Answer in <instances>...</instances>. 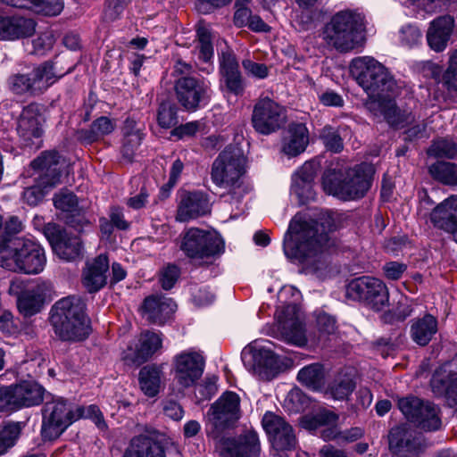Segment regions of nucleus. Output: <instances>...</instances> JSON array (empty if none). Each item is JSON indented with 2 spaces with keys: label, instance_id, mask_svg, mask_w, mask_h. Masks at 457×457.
Returning a JSON list of instances; mask_svg holds the SVG:
<instances>
[{
  "label": "nucleus",
  "instance_id": "obj_56",
  "mask_svg": "<svg viewBox=\"0 0 457 457\" xmlns=\"http://www.w3.org/2000/svg\"><path fill=\"white\" fill-rule=\"evenodd\" d=\"M441 82L448 91H457V66L449 62L442 76Z\"/></svg>",
  "mask_w": 457,
  "mask_h": 457
},
{
  "label": "nucleus",
  "instance_id": "obj_31",
  "mask_svg": "<svg viewBox=\"0 0 457 457\" xmlns=\"http://www.w3.org/2000/svg\"><path fill=\"white\" fill-rule=\"evenodd\" d=\"M288 136L284 139L282 151L295 157L304 152L309 144V132L303 123H292L288 127Z\"/></svg>",
  "mask_w": 457,
  "mask_h": 457
},
{
  "label": "nucleus",
  "instance_id": "obj_64",
  "mask_svg": "<svg viewBox=\"0 0 457 457\" xmlns=\"http://www.w3.org/2000/svg\"><path fill=\"white\" fill-rule=\"evenodd\" d=\"M337 419L338 416L330 411H321L318 412L313 418L316 425L319 426L335 424Z\"/></svg>",
  "mask_w": 457,
  "mask_h": 457
},
{
  "label": "nucleus",
  "instance_id": "obj_57",
  "mask_svg": "<svg viewBox=\"0 0 457 457\" xmlns=\"http://www.w3.org/2000/svg\"><path fill=\"white\" fill-rule=\"evenodd\" d=\"M406 270L407 265L398 262H386L383 267L386 277L392 280L399 279Z\"/></svg>",
  "mask_w": 457,
  "mask_h": 457
},
{
  "label": "nucleus",
  "instance_id": "obj_54",
  "mask_svg": "<svg viewBox=\"0 0 457 457\" xmlns=\"http://www.w3.org/2000/svg\"><path fill=\"white\" fill-rule=\"evenodd\" d=\"M421 38L422 34L416 26L405 25L400 30V39L406 46H416L421 41Z\"/></svg>",
  "mask_w": 457,
  "mask_h": 457
},
{
  "label": "nucleus",
  "instance_id": "obj_41",
  "mask_svg": "<svg viewBox=\"0 0 457 457\" xmlns=\"http://www.w3.org/2000/svg\"><path fill=\"white\" fill-rule=\"evenodd\" d=\"M431 177L447 186L457 185V165L453 162L438 161L428 167Z\"/></svg>",
  "mask_w": 457,
  "mask_h": 457
},
{
  "label": "nucleus",
  "instance_id": "obj_62",
  "mask_svg": "<svg viewBox=\"0 0 457 457\" xmlns=\"http://www.w3.org/2000/svg\"><path fill=\"white\" fill-rule=\"evenodd\" d=\"M163 412L167 417L174 420H179L180 419H182L184 414L182 407L175 401L164 402Z\"/></svg>",
  "mask_w": 457,
  "mask_h": 457
},
{
  "label": "nucleus",
  "instance_id": "obj_40",
  "mask_svg": "<svg viewBox=\"0 0 457 457\" xmlns=\"http://www.w3.org/2000/svg\"><path fill=\"white\" fill-rule=\"evenodd\" d=\"M54 204L56 209L71 213L72 218L77 216L78 225L87 222L82 214V209L78 206V199L73 193L65 191L55 194L54 196Z\"/></svg>",
  "mask_w": 457,
  "mask_h": 457
},
{
  "label": "nucleus",
  "instance_id": "obj_21",
  "mask_svg": "<svg viewBox=\"0 0 457 457\" xmlns=\"http://www.w3.org/2000/svg\"><path fill=\"white\" fill-rule=\"evenodd\" d=\"M389 449L398 457H418L421 445L416 433L407 425L392 428L388 434Z\"/></svg>",
  "mask_w": 457,
  "mask_h": 457
},
{
  "label": "nucleus",
  "instance_id": "obj_19",
  "mask_svg": "<svg viewBox=\"0 0 457 457\" xmlns=\"http://www.w3.org/2000/svg\"><path fill=\"white\" fill-rule=\"evenodd\" d=\"M261 440L253 429L244 431L237 437L224 438L221 441L220 457H260Z\"/></svg>",
  "mask_w": 457,
  "mask_h": 457
},
{
  "label": "nucleus",
  "instance_id": "obj_7",
  "mask_svg": "<svg viewBox=\"0 0 457 457\" xmlns=\"http://www.w3.org/2000/svg\"><path fill=\"white\" fill-rule=\"evenodd\" d=\"M326 44L340 53L360 46L363 40L360 16L351 11H341L332 16L322 29Z\"/></svg>",
  "mask_w": 457,
  "mask_h": 457
},
{
  "label": "nucleus",
  "instance_id": "obj_34",
  "mask_svg": "<svg viewBox=\"0 0 457 457\" xmlns=\"http://www.w3.org/2000/svg\"><path fill=\"white\" fill-rule=\"evenodd\" d=\"M162 380V369L157 365H146L140 370L138 374L140 388L148 397H154L158 395Z\"/></svg>",
  "mask_w": 457,
  "mask_h": 457
},
{
  "label": "nucleus",
  "instance_id": "obj_46",
  "mask_svg": "<svg viewBox=\"0 0 457 457\" xmlns=\"http://www.w3.org/2000/svg\"><path fill=\"white\" fill-rule=\"evenodd\" d=\"M326 148L334 153H340L343 148V140L337 131L331 126H325L320 134Z\"/></svg>",
  "mask_w": 457,
  "mask_h": 457
},
{
  "label": "nucleus",
  "instance_id": "obj_6",
  "mask_svg": "<svg viewBox=\"0 0 457 457\" xmlns=\"http://www.w3.org/2000/svg\"><path fill=\"white\" fill-rule=\"evenodd\" d=\"M46 256L37 244L21 237L0 242V266L12 271L37 274L44 270Z\"/></svg>",
  "mask_w": 457,
  "mask_h": 457
},
{
  "label": "nucleus",
  "instance_id": "obj_53",
  "mask_svg": "<svg viewBox=\"0 0 457 457\" xmlns=\"http://www.w3.org/2000/svg\"><path fill=\"white\" fill-rule=\"evenodd\" d=\"M180 270L178 266L174 264H168L162 269L160 274V283L164 290H169L173 287L178 278H179Z\"/></svg>",
  "mask_w": 457,
  "mask_h": 457
},
{
  "label": "nucleus",
  "instance_id": "obj_44",
  "mask_svg": "<svg viewBox=\"0 0 457 457\" xmlns=\"http://www.w3.org/2000/svg\"><path fill=\"white\" fill-rule=\"evenodd\" d=\"M364 431L362 428L354 427L350 429L337 432L335 428L324 430L322 436L325 440L338 439L342 442L351 443L362 437Z\"/></svg>",
  "mask_w": 457,
  "mask_h": 457
},
{
  "label": "nucleus",
  "instance_id": "obj_16",
  "mask_svg": "<svg viewBox=\"0 0 457 457\" xmlns=\"http://www.w3.org/2000/svg\"><path fill=\"white\" fill-rule=\"evenodd\" d=\"M179 102L188 112H195L200 104L209 97L210 85L204 79L195 77H179L175 81Z\"/></svg>",
  "mask_w": 457,
  "mask_h": 457
},
{
  "label": "nucleus",
  "instance_id": "obj_1",
  "mask_svg": "<svg viewBox=\"0 0 457 457\" xmlns=\"http://www.w3.org/2000/svg\"><path fill=\"white\" fill-rule=\"evenodd\" d=\"M336 228L332 213L322 214L319 220L295 215L284 237V253L287 258L299 261L307 270L321 277L328 269L325 252L329 245V234Z\"/></svg>",
  "mask_w": 457,
  "mask_h": 457
},
{
  "label": "nucleus",
  "instance_id": "obj_12",
  "mask_svg": "<svg viewBox=\"0 0 457 457\" xmlns=\"http://www.w3.org/2000/svg\"><path fill=\"white\" fill-rule=\"evenodd\" d=\"M345 296L353 301L364 303L376 311H380L389 302V293L386 284L370 276L360 277L350 281L345 288Z\"/></svg>",
  "mask_w": 457,
  "mask_h": 457
},
{
  "label": "nucleus",
  "instance_id": "obj_25",
  "mask_svg": "<svg viewBox=\"0 0 457 457\" xmlns=\"http://www.w3.org/2000/svg\"><path fill=\"white\" fill-rule=\"evenodd\" d=\"M108 270L109 260L105 254H100L87 262L82 281L89 293L97 292L105 286Z\"/></svg>",
  "mask_w": 457,
  "mask_h": 457
},
{
  "label": "nucleus",
  "instance_id": "obj_11",
  "mask_svg": "<svg viewBox=\"0 0 457 457\" xmlns=\"http://www.w3.org/2000/svg\"><path fill=\"white\" fill-rule=\"evenodd\" d=\"M55 81L54 66L46 62L29 72L12 75L8 79V86L15 95L36 96L43 94Z\"/></svg>",
  "mask_w": 457,
  "mask_h": 457
},
{
  "label": "nucleus",
  "instance_id": "obj_51",
  "mask_svg": "<svg viewBox=\"0 0 457 457\" xmlns=\"http://www.w3.org/2000/svg\"><path fill=\"white\" fill-rule=\"evenodd\" d=\"M316 328L320 335H332L337 328V320L325 312H319L316 314Z\"/></svg>",
  "mask_w": 457,
  "mask_h": 457
},
{
  "label": "nucleus",
  "instance_id": "obj_3",
  "mask_svg": "<svg viewBox=\"0 0 457 457\" xmlns=\"http://www.w3.org/2000/svg\"><path fill=\"white\" fill-rule=\"evenodd\" d=\"M247 167L248 158L238 143L227 145L212 164V182L227 189L221 197L226 203L235 205L237 211H242V200L252 190L243 179Z\"/></svg>",
  "mask_w": 457,
  "mask_h": 457
},
{
  "label": "nucleus",
  "instance_id": "obj_10",
  "mask_svg": "<svg viewBox=\"0 0 457 457\" xmlns=\"http://www.w3.org/2000/svg\"><path fill=\"white\" fill-rule=\"evenodd\" d=\"M179 248L188 258L205 259L220 255L224 242L216 232L193 227L181 234Z\"/></svg>",
  "mask_w": 457,
  "mask_h": 457
},
{
  "label": "nucleus",
  "instance_id": "obj_33",
  "mask_svg": "<svg viewBox=\"0 0 457 457\" xmlns=\"http://www.w3.org/2000/svg\"><path fill=\"white\" fill-rule=\"evenodd\" d=\"M13 386L20 409L39 405L49 395H46L45 388L35 381H23Z\"/></svg>",
  "mask_w": 457,
  "mask_h": 457
},
{
  "label": "nucleus",
  "instance_id": "obj_9",
  "mask_svg": "<svg viewBox=\"0 0 457 457\" xmlns=\"http://www.w3.org/2000/svg\"><path fill=\"white\" fill-rule=\"evenodd\" d=\"M60 155L56 151L44 152L31 162L38 171L35 184L27 187L22 192V200L29 206H36L42 202L46 194L60 183Z\"/></svg>",
  "mask_w": 457,
  "mask_h": 457
},
{
  "label": "nucleus",
  "instance_id": "obj_29",
  "mask_svg": "<svg viewBox=\"0 0 457 457\" xmlns=\"http://www.w3.org/2000/svg\"><path fill=\"white\" fill-rule=\"evenodd\" d=\"M176 303L165 296L151 295L146 297L143 304V312L152 323L162 325L176 311Z\"/></svg>",
  "mask_w": 457,
  "mask_h": 457
},
{
  "label": "nucleus",
  "instance_id": "obj_50",
  "mask_svg": "<svg viewBox=\"0 0 457 457\" xmlns=\"http://www.w3.org/2000/svg\"><path fill=\"white\" fill-rule=\"evenodd\" d=\"M25 425V422L22 421L4 422L0 426V435L6 438L12 445H15Z\"/></svg>",
  "mask_w": 457,
  "mask_h": 457
},
{
  "label": "nucleus",
  "instance_id": "obj_20",
  "mask_svg": "<svg viewBox=\"0 0 457 457\" xmlns=\"http://www.w3.org/2000/svg\"><path fill=\"white\" fill-rule=\"evenodd\" d=\"M219 62L221 87L227 93L237 96H242L245 85L234 52L230 49L222 51L219 56Z\"/></svg>",
  "mask_w": 457,
  "mask_h": 457
},
{
  "label": "nucleus",
  "instance_id": "obj_61",
  "mask_svg": "<svg viewBox=\"0 0 457 457\" xmlns=\"http://www.w3.org/2000/svg\"><path fill=\"white\" fill-rule=\"evenodd\" d=\"M243 67L249 74L258 79H264L268 76V67L263 63L245 60L243 62Z\"/></svg>",
  "mask_w": 457,
  "mask_h": 457
},
{
  "label": "nucleus",
  "instance_id": "obj_43",
  "mask_svg": "<svg viewBox=\"0 0 457 457\" xmlns=\"http://www.w3.org/2000/svg\"><path fill=\"white\" fill-rule=\"evenodd\" d=\"M287 122L286 116H252L254 129L262 135L276 132Z\"/></svg>",
  "mask_w": 457,
  "mask_h": 457
},
{
  "label": "nucleus",
  "instance_id": "obj_36",
  "mask_svg": "<svg viewBox=\"0 0 457 457\" xmlns=\"http://www.w3.org/2000/svg\"><path fill=\"white\" fill-rule=\"evenodd\" d=\"M139 343V347L131 357V361L137 364L146 361L148 358L162 347L161 337L150 331H145L141 334Z\"/></svg>",
  "mask_w": 457,
  "mask_h": 457
},
{
  "label": "nucleus",
  "instance_id": "obj_15",
  "mask_svg": "<svg viewBox=\"0 0 457 457\" xmlns=\"http://www.w3.org/2000/svg\"><path fill=\"white\" fill-rule=\"evenodd\" d=\"M175 379L182 387L194 386L201 378L204 368L203 355L193 350L183 351L173 358Z\"/></svg>",
  "mask_w": 457,
  "mask_h": 457
},
{
  "label": "nucleus",
  "instance_id": "obj_63",
  "mask_svg": "<svg viewBox=\"0 0 457 457\" xmlns=\"http://www.w3.org/2000/svg\"><path fill=\"white\" fill-rule=\"evenodd\" d=\"M194 302L197 305H206L213 302L214 295L205 287H200L193 293Z\"/></svg>",
  "mask_w": 457,
  "mask_h": 457
},
{
  "label": "nucleus",
  "instance_id": "obj_45",
  "mask_svg": "<svg viewBox=\"0 0 457 457\" xmlns=\"http://www.w3.org/2000/svg\"><path fill=\"white\" fill-rule=\"evenodd\" d=\"M17 401L13 385L0 387V411L12 412L20 410Z\"/></svg>",
  "mask_w": 457,
  "mask_h": 457
},
{
  "label": "nucleus",
  "instance_id": "obj_38",
  "mask_svg": "<svg viewBox=\"0 0 457 457\" xmlns=\"http://www.w3.org/2000/svg\"><path fill=\"white\" fill-rule=\"evenodd\" d=\"M325 370L320 363H312L302 368L298 374V381L307 388L318 391L325 385Z\"/></svg>",
  "mask_w": 457,
  "mask_h": 457
},
{
  "label": "nucleus",
  "instance_id": "obj_13",
  "mask_svg": "<svg viewBox=\"0 0 457 457\" xmlns=\"http://www.w3.org/2000/svg\"><path fill=\"white\" fill-rule=\"evenodd\" d=\"M398 408L408 420L423 430L435 431L442 426L440 409L429 401L410 395L399 399Z\"/></svg>",
  "mask_w": 457,
  "mask_h": 457
},
{
  "label": "nucleus",
  "instance_id": "obj_42",
  "mask_svg": "<svg viewBox=\"0 0 457 457\" xmlns=\"http://www.w3.org/2000/svg\"><path fill=\"white\" fill-rule=\"evenodd\" d=\"M427 153L436 158L454 159L457 157V143L451 137H439L433 140Z\"/></svg>",
  "mask_w": 457,
  "mask_h": 457
},
{
  "label": "nucleus",
  "instance_id": "obj_23",
  "mask_svg": "<svg viewBox=\"0 0 457 457\" xmlns=\"http://www.w3.org/2000/svg\"><path fill=\"white\" fill-rule=\"evenodd\" d=\"M431 222L451 233L457 243V195H452L437 204L430 213Z\"/></svg>",
  "mask_w": 457,
  "mask_h": 457
},
{
  "label": "nucleus",
  "instance_id": "obj_59",
  "mask_svg": "<svg viewBox=\"0 0 457 457\" xmlns=\"http://www.w3.org/2000/svg\"><path fill=\"white\" fill-rule=\"evenodd\" d=\"M202 127V123L198 120L187 122L180 126L176 127L172 131L171 135L182 138L183 137L194 136Z\"/></svg>",
  "mask_w": 457,
  "mask_h": 457
},
{
  "label": "nucleus",
  "instance_id": "obj_5",
  "mask_svg": "<svg viewBox=\"0 0 457 457\" xmlns=\"http://www.w3.org/2000/svg\"><path fill=\"white\" fill-rule=\"evenodd\" d=\"M374 169L368 163H361L345 170L328 169L322 177L326 193L342 200L362 198L371 186Z\"/></svg>",
  "mask_w": 457,
  "mask_h": 457
},
{
  "label": "nucleus",
  "instance_id": "obj_32",
  "mask_svg": "<svg viewBox=\"0 0 457 457\" xmlns=\"http://www.w3.org/2000/svg\"><path fill=\"white\" fill-rule=\"evenodd\" d=\"M410 328L411 339L419 345L425 346L438 330L437 319L431 314L412 320Z\"/></svg>",
  "mask_w": 457,
  "mask_h": 457
},
{
  "label": "nucleus",
  "instance_id": "obj_22",
  "mask_svg": "<svg viewBox=\"0 0 457 457\" xmlns=\"http://www.w3.org/2000/svg\"><path fill=\"white\" fill-rule=\"evenodd\" d=\"M278 329L285 341L303 345L306 343L305 329L299 309L295 304L287 305L278 316Z\"/></svg>",
  "mask_w": 457,
  "mask_h": 457
},
{
  "label": "nucleus",
  "instance_id": "obj_28",
  "mask_svg": "<svg viewBox=\"0 0 457 457\" xmlns=\"http://www.w3.org/2000/svg\"><path fill=\"white\" fill-rule=\"evenodd\" d=\"M47 284L37 282L23 289L18 295L17 306L24 316H32L40 312L46 291Z\"/></svg>",
  "mask_w": 457,
  "mask_h": 457
},
{
  "label": "nucleus",
  "instance_id": "obj_39",
  "mask_svg": "<svg viewBox=\"0 0 457 457\" xmlns=\"http://www.w3.org/2000/svg\"><path fill=\"white\" fill-rule=\"evenodd\" d=\"M356 384L352 374L339 372L329 384L327 394L335 400H346L355 389Z\"/></svg>",
  "mask_w": 457,
  "mask_h": 457
},
{
  "label": "nucleus",
  "instance_id": "obj_26",
  "mask_svg": "<svg viewBox=\"0 0 457 457\" xmlns=\"http://www.w3.org/2000/svg\"><path fill=\"white\" fill-rule=\"evenodd\" d=\"M50 242L54 253L65 261H75L81 255L82 242L77 236L69 235L65 230L54 227Z\"/></svg>",
  "mask_w": 457,
  "mask_h": 457
},
{
  "label": "nucleus",
  "instance_id": "obj_60",
  "mask_svg": "<svg viewBox=\"0 0 457 457\" xmlns=\"http://www.w3.org/2000/svg\"><path fill=\"white\" fill-rule=\"evenodd\" d=\"M232 0H197V10L203 13H210L215 9L229 4Z\"/></svg>",
  "mask_w": 457,
  "mask_h": 457
},
{
  "label": "nucleus",
  "instance_id": "obj_55",
  "mask_svg": "<svg viewBox=\"0 0 457 457\" xmlns=\"http://www.w3.org/2000/svg\"><path fill=\"white\" fill-rule=\"evenodd\" d=\"M319 170L318 162H306L295 174L293 179H299L307 182H313Z\"/></svg>",
  "mask_w": 457,
  "mask_h": 457
},
{
  "label": "nucleus",
  "instance_id": "obj_37",
  "mask_svg": "<svg viewBox=\"0 0 457 457\" xmlns=\"http://www.w3.org/2000/svg\"><path fill=\"white\" fill-rule=\"evenodd\" d=\"M43 121L37 116H16V130L25 145H29L33 138L42 136Z\"/></svg>",
  "mask_w": 457,
  "mask_h": 457
},
{
  "label": "nucleus",
  "instance_id": "obj_52",
  "mask_svg": "<svg viewBox=\"0 0 457 457\" xmlns=\"http://www.w3.org/2000/svg\"><path fill=\"white\" fill-rule=\"evenodd\" d=\"M141 141L142 134L138 130L136 133H129V136H125L121 148L122 156L129 162H131Z\"/></svg>",
  "mask_w": 457,
  "mask_h": 457
},
{
  "label": "nucleus",
  "instance_id": "obj_8",
  "mask_svg": "<svg viewBox=\"0 0 457 457\" xmlns=\"http://www.w3.org/2000/svg\"><path fill=\"white\" fill-rule=\"evenodd\" d=\"M85 417L87 414L83 406L74 405L62 397H53L49 394L42 409V437L54 440L72 423Z\"/></svg>",
  "mask_w": 457,
  "mask_h": 457
},
{
  "label": "nucleus",
  "instance_id": "obj_14",
  "mask_svg": "<svg viewBox=\"0 0 457 457\" xmlns=\"http://www.w3.org/2000/svg\"><path fill=\"white\" fill-rule=\"evenodd\" d=\"M262 425L276 452L291 451L296 447L293 428L281 416L267 411L262 417Z\"/></svg>",
  "mask_w": 457,
  "mask_h": 457
},
{
  "label": "nucleus",
  "instance_id": "obj_47",
  "mask_svg": "<svg viewBox=\"0 0 457 457\" xmlns=\"http://www.w3.org/2000/svg\"><path fill=\"white\" fill-rule=\"evenodd\" d=\"M62 9V0H36L32 11L46 16H56Z\"/></svg>",
  "mask_w": 457,
  "mask_h": 457
},
{
  "label": "nucleus",
  "instance_id": "obj_49",
  "mask_svg": "<svg viewBox=\"0 0 457 457\" xmlns=\"http://www.w3.org/2000/svg\"><path fill=\"white\" fill-rule=\"evenodd\" d=\"M291 190L302 204H305L314 198L313 182L293 179Z\"/></svg>",
  "mask_w": 457,
  "mask_h": 457
},
{
  "label": "nucleus",
  "instance_id": "obj_27",
  "mask_svg": "<svg viewBox=\"0 0 457 457\" xmlns=\"http://www.w3.org/2000/svg\"><path fill=\"white\" fill-rule=\"evenodd\" d=\"M36 30L33 19L0 15V40H14L31 37Z\"/></svg>",
  "mask_w": 457,
  "mask_h": 457
},
{
  "label": "nucleus",
  "instance_id": "obj_4",
  "mask_svg": "<svg viewBox=\"0 0 457 457\" xmlns=\"http://www.w3.org/2000/svg\"><path fill=\"white\" fill-rule=\"evenodd\" d=\"M85 309L84 301L77 296H68L54 303L50 322L61 340L80 342L88 337L91 328Z\"/></svg>",
  "mask_w": 457,
  "mask_h": 457
},
{
  "label": "nucleus",
  "instance_id": "obj_35",
  "mask_svg": "<svg viewBox=\"0 0 457 457\" xmlns=\"http://www.w3.org/2000/svg\"><path fill=\"white\" fill-rule=\"evenodd\" d=\"M114 127V122L108 116H99L91 123L89 129H79L77 137L79 140L90 144L111 133Z\"/></svg>",
  "mask_w": 457,
  "mask_h": 457
},
{
  "label": "nucleus",
  "instance_id": "obj_48",
  "mask_svg": "<svg viewBox=\"0 0 457 457\" xmlns=\"http://www.w3.org/2000/svg\"><path fill=\"white\" fill-rule=\"evenodd\" d=\"M285 108L269 96H260L253 109V114H281Z\"/></svg>",
  "mask_w": 457,
  "mask_h": 457
},
{
  "label": "nucleus",
  "instance_id": "obj_18",
  "mask_svg": "<svg viewBox=\"0 0 457 457\" xmlns=\"http://www.w3.org/2000/svg\"><path fill=\"white\" fill-rule=\"evenodd\" d=\"M162 437L156 429L146 428L130 439L122 457H166Z\"/></svg>",
  "mask_w": 457,
  "mask_h": 457
},
{
  "label": "nucleus",
  "instance_id": "obj_30",
  "mask_svg": "<svg viewBox=\"0 0 457 457\" xmlns=\"http://www.w3.org/2000/svg\"><path fill=\"white\" fill-rule=\"evenodd\" d=\"M454 27V19L444 15L435 19L427 32L428 46L436 52L445 49Z\"/></svg>",
  "mask_w": 457,
  "mask_h": 457
},
{
  "label": "nucleus",
  "instance_id": "obj_24",
  "mask_svg": "<svg viewBox=\"0 0 457 457\" xmlns=\"http://www.w3.org/2000/svg\"><path fill=\"white\" fill-rule=\"evenodd\" d=\"M210 212L209 203L204 194L190 192L182 195L178 205L176 220L186 222Z\"/></svg>",
  "mask_w": 457,
  "mask_h": 457
},
{
  "label": "nucleus",
  "instance_id": "obj_2",
  "mask_svg": "<svg viewBox=\"0 0 457 457\" xmlns=\"http://www.w3.org/2000/svg\"><path fill=\"white\" fill-rule=\"evenodd\" d=\"M350 72L368 96L364 103L367 111L397 114L395 96L399 93L400 87L387 68L373 57L361 56L351 62Z\"/></svg>",
  "mask_w": 457,
  "mask_h": 457
},
{
  "label": "nucleus",
  "instance_id": "obj_17",
  "mask_svg": "<svg viewBox=\"0 0 457 457\" xmlns=\"http://www.w3.org/2000/svg\"><path fill=\"white\" fill-rule=\"evenodd\" d=\"M208 419L217 429H224L239 420L240 398L230 391L223 393L210 407Z\"/></svg>",
  "mask_w": 457,
  "mask_h": 457
},
{
  "label": "nucleus",
  "instance_id": "obj_58",
  "mask_svg": "<svg viewBox=\"0 0 457 457\" xmlns=\"http://www.w3.org/2000/svg\"><path fill=\"white\" fill-rule=\"evenodd\" d=\"M237 10L234 13L233 21L236 27L242 28L247 26L251 19L252 11L241 4L240 1L236 2Z\"/></svg>",
  "mask_w": 457,
  "mask_h": 457
}]
</instances>
